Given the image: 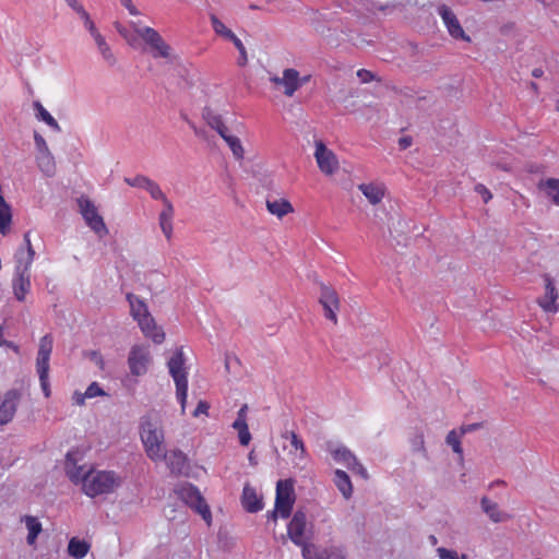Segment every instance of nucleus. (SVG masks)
<instances>
[{
  "label": "nucleus",
  "instance_id": "c03bdc74",
  "mask_svg": "<svg viewBox=\"0 0 559 559\" xmlns=\"http://www.w3.org/2000/svg\"><path fill=\"white\" fill-rule=\"evenodd\" d=\"M230 41H233V44L235 45V47L238 49V52H239V58L237 60V64L239 67H245L248 62V56H247V50H246L242 41L237 36H235V38H233Z\"/></svg>",
  "mask_w": 559,
  "mask_h": 559
},
{
  "label": "nucleus",
  "instance_id": "13d9d810",
  "mask_svg": "<svg viewBox=\"0 0 559 559\" xmlns=\"http://www.w3.org/2000/svg\"><path fill=\"white\" fill-rule=\"evenodd\" d=\"M357 76L364 83H368L374 79V74L368 70L360 69L357 72Z\"/></svg>",
  "mask_w": 559,
  "mask_h": 559
},
{
  "label": "nucleus",
  "instance_id": "ea45409f",
  "mask_svg": "<svg viewBox=\"0 0 559 559\" xmlns=\"http://www.w3.org/2000/svg\"><path fill=\"white\" fill-rule=\"evenodd\" d=\"M411 447L413 452H418L424 459H428V452L425 445V437L423 431L417 430L411 439Z\"/></svg>",
  "mask_w": 559,
  "mask_h": 559
},
{
  "label": "nucleus",
  "instance_id": "a18cd8bd",
  "mask_svg": "<svg viewBox=\"0 0 559 559\" xmlns=\"http://www.w3.org/2000/svg\"><path fill=\"white\" fill-rule=\"evenodd\" d=\"M106 395L108 394L99 386L97 382H92L85 391V396H87V399Z\"/></svg>",
  "mask_w": 559,
  "mask_h": 559
},
{
  "label": "nucleus",
  "instance_id": "09e8293b",
  "mask_svg": "<svg viewBox=\"0 0 559 559\" xmlns=\"http://www.w3.org/2000/svg\"><path fill=\"white\" fill-rule=\"evenodd\" d=\"M23 251L24 252V259H23V263H22V269L24 271H28L32 262H33V259H34V255H35V251L33 249V247H28L26 248V250H24L23 248L19 249L17 251Z\"/></svg>",
  "mask_w": 559,
  "mask_h": 559
},
{
  "label": "nucleus",
  "instance_id": "cd10ccee",
  "mask_svg": "<svg viewBox=\"0 0 559 559\" xmlns=\"http://www.w3.org/2000/svg\"><path fill=\"white\" fill-rule=\"evenodd\" d=\"M36 162L39 169L47 177H52L56 174L55 158L49 150L45 152H38L36 155Z\"/></svg>",
  "mask_w": 559,
  "mask_h": 559
},
{
  "label": "nucleus",
  "instance_id": "4c0bfd02",
  "mask_svg": "<svg viewBox=\"0 0 559 559\" xmlns=\"http://www.w3.org/2000/svg\"><path fill=\"white\" fill-rule=\"evenodd\" d=\"M11 207L4 199L0 200V234H5L7 228L11 224Z\"/></svg>",
  "mask_w": 559,
  "mask_h": 559
},
{
  "label": "nucleus",
  "instance_id": "5701e85b",
  "mask_svg": "<svg viewBox=\"0 0 559 559\" xmlns=\"http://www.w3.org/2000/svg\"><path fill=\"white\" fill-rule=\"evenodd\" d=\"M202 117L206 121L207 126L215 130L221 138L228 132V128L225 126L223 117L212 108L204 107L202 110Z\"/></svg>",
  "mask_w": 559,
  "mask_h": 559
},
{
  "label": "nucleus",
  "instance_id": "7c9ffc66",
  "mask_svg": "<svg viewBox=\"0 0 559 559\" xmlns=\"http://www.w3.org/2000/svg\"><path fill=\"white\" fill-rule=\"evenodd\" d=\"M538 188L545 191L556 205H559V179L548 178L547 180H540Z\"/></svg>",
  "mask_w": 559,
  "mask_h": 559
},
{
  "label": "nucleus",
  "instance_id": "4d7b16f0",
  "mask_svg": "<svg viewBox=\"0 0 559 559\" xmlns=\"http://www.w3.org/2000/svg\"><path fill=\"white\" fill-rule=\"evenodd\" d=\"M238 437L241 445H248L251 441V433L249 431V428L246 427L245 429L238 431Z\"/></svg>",
  "mask_w": 559,
  "mask_h": 559
},
{
  "label": "nucleus",
  "instance_id": "20e7f679",
  "mask_svg": "<svg viewBox=\"0 0 559 559\" xmlns=\"http://www.w3.org/2000/svg\"><path fill=\"white\" fill-rule=\"evenodd\" d=\"M135 33L143 39L145 45L148 47V51L154 59H165L167 62H173L176 59L173 48L163 39L160 34L150 27H139L135 22L131 23Z\"/></svg>",
  "mask_w": 559,
  "mask_h": 559
},
{
  "label": "nucleus",
  "instance_id": "9b49d317",
  "mask_svg": "<svg viewBox=\"0 0 559 559\" xmlns=\"http://www.w3.org/2000/svg\"><path fill=\"white\" fill-rule=\"evenodd\" d=\"M314 157L319 169L326 176L333 175L340 167L336 155L322 141L316 142Z\"/></svg>",
  "mask_w": 559,
  "mask_h": 559
},
{
  "label": "nucleus",
  "instance_id": "3c124183",
  "mask_svg": "<svg viewBox=\"0 0 559 559\" xmlns=\"http://www.w3.org/2000/svg\"><path fill=\"white\" fill-rule=\"evenodd\" d=\"M438 556L440 559H457L460 556L454 550H449L447 548L440 547L437 549Z\"/></svg>",
  "mask_w": 559,
  "mask_h": 559
},
{
  "label": "nucleus",
  "instance_id": "6ab92c4d",
  "mask_svg": "<svg viewBox=\"0 0 559 559\" xmlns=\"http://www.w3.org/2000/svg\"><path fill=\"white\" fill-rule=\"evenodd\" d=\"M302 555L306 559H345L343 550L337 547L316 549L314 546H305Z\"/></svg>",
  "mask_w": 559,
  "mask_h": 559
},
{
  "label": "nucleus",
  "instance_id": "423d86ee",
  "mask_svg": "<svg viewBox=\"0 0 559 559\" xmlns=\"http://www.w3.org/2000/svg\"><path fill=\"white\" fill-rule=\"evenodd\" d=\"M52 336L50 334L44 335L39 341V348L36 358V369L41 390L46 397H49L51 393L49 385V359L52 352Z\"/></svg>",
  "mask_w": 559,
  "mask_h": 559
},
{
  "label": "nucleus",
  "instance_id": "6e6d98bb",
  "mask_svg": "<svg viewBox=\"0 0 559 559\" xmlns=\"http://www.w3.org/2000/svg\"><path fill=\"white\" fill-rule=\"evenodd\" d=\"M210 408V405L205 401H200L195 407V409L192 413L193 417H199L200 415L204 414L207 415V411Z\"/></svg>",
  "mask_w": 559,
  "mask_h": 559
},
{
  "label": "nucleus",
  "instance_id": "58836bf2",
  "mask_svg": "<svg viewBox=\"0 0 559 559\" xmlns=\"http://www.w3.org/2000/svg\"><path fill=\"white\" fill-rule=\"evenodd\" d=\"M34 108L37 110V117L45 121L49 127L56 131H60V126L57 120L43 107L39 102L34 103Z\"/></svg>",
  "mask_w": 559,
  "mask_h": 559
},
{
  "label": "nucleus",
  "instance_id": "a19ab883",
  "mask_svg": "<svg viewBox=\"0 0 559 559\" xmlns=\"http://www.w3.org/2000/svg\"><path fill=\"white\" fill-rule=\"evenodd\" d=\"M445 443L450 445L454 453L459 455V461L463 463V449L461 445L460 437L457 436L455 430H451L445 437Z\"/></svg>",
  "mask_w": 559,
  "mask_h": 559
},
{
  "label": "nucleus",
  "instance_id": "864d4df0",
  "mask_svg": "<svg viewBox=\"0 0 559 559\" xmlns=\"http://www.w3.org/2000/svg\"><path fill=\"white\" fill-rule=\"evenodd\" d=\"M34 141H35L37 153L45 152V151L49 150L45 139L38 132L34 133Z\"/></svg>",
  "mask_w": 559,
  "mask_h": 559
},
{
  "label": "nucleus",
  "instance_id": "412c9836",
  "mask_svg": "<svg viewBox=\"0 0 559 559\" xmlns=\"http://www.w3.org/2000/svg\"><path fill=\"white\" fill-rule=\"evenodd\" d=\"M78 452H69L66 456L64 468L68 477L71 481L78 484L80 481L83 483V476L87 472H84L83 466L78 465Z\"/></svg>",
  "mask_w": 559,
  "mask_h": 559
},
{
  "label": "nucleus",
  "instance_id": "0e129e2a",
  "mask_svg": "<svg viewBox=\"0 0 559 559\" xmlns=\"http://www.w3.org/2000/svg\"><path fill=\"white\" fill-rule=\"evenodd\" d=\"M67 4L76 13L83 8L78 0H64Z\"/></svg>",
  "mask_w": 559,
  "mask_h": 559
},
{
  "label": "nucleus",
  "instance_id": "c9c22d12",
  "mask_svg": "<svg viewBox=\"0 0 559 559\" xmlns=\"http://www.w3.org/2000/svg\"><path fill=\"white\" fill-rule=\"evenodd\" d=\"M282 437L290 440L292 447L295 449L296 456L300 460L306 456V448L302 440L294 431H285Z\"/></svg>",
  "mask_w": 559,
  "mask_h": 559
},
{
  "label": "nucleus",
  "instance_id": "69168bd1",
  "mask_svg": "<svg viewBox=\"0 0 559 559\" xmlns=\"http://www.w3.org/2000/svg\"><path fill=\"white\" fill-rule=\"evenodd\" d=\"M124 8L129 11V13L131 15H139L140 14L139 10L135 8V5H133L132 1L127 3V5H124Z\"/></svg>",
  "mask_w": 559,
  "mask_h": 559
},
{
  "label": "nucleus",
  "instance_id": "f3484780",
  "mask_svg": "<svg viewBox=\"0 0 559 559\" xmlns=\"http://www.w3.org/2000/svg\"><path fill=\"white\" fill-rule=\"evenodd\" d=\"M543 277L545 282V295L538 298L537 302L546 312H557L558 307L556 300L558 299V292L550 275L544 274Z\"/></svg>",
  "mask_w": 559,
  "mask_h": 559
},
{
  "label": "nucleus",
  "instance_id": "ddd939ff",
  "mask_svg": "<svg viewBox=\"0 0 559 559\" xmlns=\"http://www.w3.org/2000/svg\"><path fill=\"white\" fill-rule=\"evenodd\" d=\"M151 355L147 347L142 345H134L128 357L130 371L133 376H141L147 371Z\"/></svg>",
  "mask_w": 559,
  "mask_h": 559
},
{
  "label": "nucleus",
  "instance_id": "8fccbe9b",
  "mask_svg": "<svg viewBox=\"0 0 559 559\" xmlns=\"http://www.w3.org/2000/svg\"><path fill=\"white\" fill-rule=\"evenodd\" d=\"M475 192L481 195L484 203H488L492 198L491 192L481 183L475 186Z\"/></svg>",
  "mask_w": 559,
  "mask_h": 559
},
{
  "label": "nucleus",
  "instance_id": "dca6fc26",
  "mask_svg": "<svg viewBox=\"0 0 559 559\" xmlns=\"http://www.w3.org/2000/svg\"><path fill=\"white\" fill-rule=\"evenodd\" d=\"M307 526V518L305 512L298 510L294 513L288 527V536L289 538L299 546H307L305 544L306 537H305V531Z\"/></svg>",
  "mask_w": 559,
  "mask_h": 559
},
{
  "label": "nucleus",
  "instance_id": "9d476101",
  "mask_svg": "<svg viewBox=\"0 0 559 559\" xmlns=\"http://www.w3.org/2000/svg\"><path fill=\"white\" fill-rule=\"evenodd\" d=\"M319 304L322 306L324 317L337 324V311L341 308V300L337 292L325 283H320Z\"/></svg>",
  "mask_w": 559,
  "mask_h": 559
},
{
  "label": "nucleus",
  "instance_id": "bb28decb",
  "mask_svg": "<svg viewBox=\"0 0 559 559\" xmlns=\"http://www.w3.org/2000/svg\"><path fill=\"white\" fill-rule=\"evenodd\" d=\"M266 209L271 214L277 216L278 218H282L285 215L294 212L293 205L286 199H267Z\"/></svg>",
  "mask_w": 559,
  "mask_h": 559
},
{
  "label": "nucleus",
  "instance_id": "49530a36",
  "mask_svg": "<svg viewBox=\"0 0 559 559\" xmlns=\"http://www.w3.org/2000/svg\"><path fill=\"white\" fill-rule=\"evenodd\" d=\"M78 14L81 16V19L83 20L84 22V25L86 26V28L90 31L91 35L93 36L95 33H98V31L96 29V26L94 24V22L91 20L90 17V14L86 12V10L84 8H82L80 10V12H78Z\"/></svg>",
  "mask_w": 559,
  "mask_h": 559
},
{
  "label": "nucleus",
  "instance_id": "f03ea898",
  "mask_svg": "<svg viewBox=\"0 0 559 559\" xmlns=\"http://www.w3.org/2000/svg\"><path fill=\"white\" fill-rule=\"evenodd\" d=\"M140 435L147 456L153 461H162V457L165 456L163 429L148 418H143L140 425Z\"/></svg>",
  "mask_w": 559,
  "mask_h": 559
},
{
  "label": "nucleus",
  "instance_id": "a211bd4d",
  "mask_svg": "<svg viewBox=\"0 0 559 559\" xmlns=\"http://www.w3.org/2000/svg\"><path fill=\"white\" fill-rule=\"evenodd\" d=\"M162 461H165L170 473L177 476L187 474L189 469L187 456L180 450L165 451V456L162 457Z\"/></svg>",
  "mask_w": 559,
  "mask_h": 559
},
{
  "label": "nucleus",
  "instance_id": "052dcab7",
  "mask_svg": "<svg viewBox=\"0 0 559 559\" xmlns=\"http://www.w3.org/2000/svg\"><path fill=\"white\" fill-rule=\"evenodd\" d=\"M413 143L412 136H403L399 140V146L401 150L408 148Z\"/></svg>",
  "mask_w": 559,
  "mask_h": 559
},
{
  "label": "nucleus",
  "instance_id": "0eeeda50",
  "mask_svg": "<svg viewBox=\"0 0 559 559\" xmlns=\"http://www.w3.org/2000/svg\"><path fill=\"white\" fill-rule=\"evenodd\" d=\"M294 483L292 479L278 480L276 484L275 509L269 515L276 521L277 514L282 518H289L295 503Z\"/></svg>",
  "mask_w": 559,
  "mask_h": 559
},
{
  "label": "nucleus",
  "instance_id": "72a5a7b5",
  "mask_svg": "<svg viewBox=\"0 0 559 559\" xmlns=\"http://www.w3.org/2000/svg\"><path fill=\"white\" fill-rule=\"evenodd\" d=\"M331 453L336 462L345 464L347 468H349L352 464L357 460L355 454L345 447H338L335 450H332Z\"/></svg>",
  "mask_w": 559,
  "mask_h": 559
},
{
  "label": "nucleus",
  "instance_id": "79ce46f5",
  "mask_svg": "<svg viewBox=\"0 0 559 559\" xmlns=\"http://www.w3.org/2000/svg\"><path fill=\"white\" fill-rule=\"evenodd\" d=\"M211 23L213 26V29L217 35H221L225 37L226 39L231 40L235 38L234 32H231L229 28H227L224 23L214 14L211 15Z\"/></svg>",
  "mask_w": 559,
  "mask_h": 559
},
{
  "label": "nucleus",
  "instance_id": "39448f33",
  "mask_svg": "<svg viewBox=\"0 0 559 559\" xmlns=\"http://www.w3.org/2000/svg\"><path fill=\"white\" fill-rule=\"evenodd\" d=\"M121 484L114 472H87L83 476V490L90 497L110 493Z\"/></svg>",
  "mask_w": 559,
  "mask_h": 559
},
{
  "label": "nucleus",
  "instance_id": "c756f323",
  "mask_svg": "<svg viewBox=\"0 0 559 559\" xmlns=\"http://www.w3.org/2000/svg\"><path fill=\"white\" fill-rule=\"evenodd\" d=\"M334 475V483L337 489L342 492L345 499H349L353 493V485L349 476L342 469H336Z\"/></svg>",
  "mask_w": 559,
  "mask_h": 559
},
{
  "label": "nucleus",
  "instance_id": "680f3d73",
  "mask_svg": "<svg viewBox=\"0 0 559 559\" xmlns=\"http://www.w3.org/2000/svg\"><path fill=\"white\" fill-rule=\"evenodd\" d=\"M246 427H248V424H247L246 419H243V418H236V420L233 424V428L236 429L237 431H240L241 429H245Z\"/></svg>",
  "mask_w": 559,
  "mask_h": 559
},
{
  "label": "nucleus",
  "instance_id": "e433bc0d",
  "mask_svg": "<svg viewBox=\"0 0 559 559\" xmlns=\"http://www.w3.org/2000/svg\"><path fill=\"white\" fill-rule=\"evenodd\" d=\"M362 5L367 12L372 14H374L377 11L388 14L393 12V10L395 9L394 4L380 3L376 0H364Z\"/></svg>",
  "mask_w": 559,
  "mask_h": 559
},
{
  "label": "nucleus",
  "instance_id": "b1692460",
  "mask_svg": "<svg viewBox=\"0 0 559 559\" xmlns=\"http://www.w3.org/2000/svg\"><path fill=\"white\" fill-rule=\"evenodd\" d=\"M174 205L171 202H166L163 211L159 213L158 223L164 236L169 240L173 236V217Z\"/></svg>",
  "mask_w": 559,
  "mask_h": 559
},
{
  "label": "nucleus",
  "instance_id": "2eb2a0df",
  "mask_svg": "<svg viewBox=\"0 0 559 559\" xmlns=\"http://www.w3.org/2000/svg\"><path fill=\"white\" fill-rule=\"evenodd\" d=\"M16 258V278L13 282V292L14 296L19 301H23L25 299L26 294L29 290L31 282L27 271L22 269V263L24 259V252L17 251L15 254Z\"/></svg>",
  "mask_w": 559,
  "mask_h": 559
},
{
  "label": "nucleus",
  "instance_id": "f257e3e1",
  "mask_svg": "<svg viewBox=\"0 0 559 559\" xmlns=\"http://www.w3.org/2000/svg\"><path fill=\"white\" fill-rule=\"evenodd\" d=\"M127 300L130 305V313L146 337L152 338L156 344H160L165 340V333L162 328L156 325V322L150 313L146 304L132 293L127 294Z\"/></svg>",
  "mask_w": 559,
  "mask_h": 559
},
{
  "label": "nucleus",
  "instance_id": "aec40b11",
  "mask_svg": "<svg viewBox=\"0 0 559 559\" xmlns=\"http://www.w3.org/2000/svg\"><path fill=\"white\" fill-rule=\"evenodd\" d=\"M480 507L483 512L493 522V523H501L511 518L510 514L501 511L499 509V506L491 501L488 497H483L480 499Z\"/></svg>",
  "mask_w": 559,
  "mask_h": 559
},
{
  "label": "nucleus",
  "instance_id": "37998d69",
  "mask_svg": "<svg viewBox=\"0 0 559 559\" xmlns=\"http://www.w3.org/2000/svg\"><path fill=\"white\" fill-rule=\"evenodd\" d=\"M145 190L148 191L153 199L160 200L164 205H166V202H170V200L165 195L159 186L153 180L148 181Z\"/></svg>",
  "mask_w": 559,
  "mask_h": 559
},
{
  "label": "nucleus",
  "instance_id": "5fc2aeb1",
  "mask_svg": "<svg viewBox=\"0 0 559 559\" xmlns=\"http://www.w3.org/2000/svg\"><path fill=\"white\" fill-rule=\"evenodd\" d=\"M484 427V423H474L468 425H462L460 427L461 436H464L465 433L476 431Z\"/></svg>",
  "mask_w": 559,
  "mask_h": 559
},
{
  "label": "nucleus",
  "instance_id": "473e14b6",
  "mask_svg": "<svg viewBox=\"0 0 559 559\" xmlns=\"http://www.w3.org/2000/svg\"><path fill=\"white\" fill-rule=\"evenodd\" d=\"M93 37H94V39L96 41V45H97V47L99 49V52L102 53V56L105 59V61L109 66H114L116 63V57L111 52L110 47L106 43L105 38L99 33H95L93 35Z\"/></svg>",
  "mask_w": 559,
  "mask_h": 559
},
{
  "label": "nucleus",
  "instance_id": "1a4fd4ad",
  "mask_svg": "<svg viewBox=\"0 0 559 559\" xmlns=\"http://www.w3.org/2000/svg\"><path fill=\"white\" fill-rule=\"evenodd\" d=\"M78 204L87 226L100 237L106 236L108 229L95 204L86 197L79 198Z\"/></svg>",
  "mask_w": 559,
  "mask_h": 559
},
{
  "label": "nucleus",
  "instance_id": "338daca9",
  "mask_svg": "<svg viewBox=\"0 0 559 559\" xmlns=\"http://www.w3.org/2000/svg\"><path fill=\"white\" fill-rule=\"evenodd\" d=\"M248 406L245 404L241 406V408L237 413V418H243L246 419V413H247Z\"/></svg>",
  "mask_w": 559,
  "mask_h": 559
},
{
  "label": "nucleus",
  "instance_id": "de8ad7c7",
  "mask_svg": "<svg viewBox=\"0 0 559 559\" xmlns=\"http://www.w3.org/2000/svg\"><path fill=\"white\" fill-rule=\"evenodd\" d=\"M151 179L145 177V176H142V175H138L135 176L133 179H130V178H126L124 181L131 186V187H138V188H142V189H145L148 181Z\"/></svg>",
  "mask_w": 559,
  "mask_h": 559
},
{
  "label": "nucleus",
  "instance_id": "774afa93",
  "mask_svg": "<svg viewBox=\"0 0 559 559\" xmlns=\"http://www.w3.org/2000/svg\"><path fill=\"white\" fill-rule=\"evenodd\" d=\"M126 40L129 45L133 46L136 43L138 38L129 33V39Z\"/></svg>",
  "mask_w": 559,
  "mask_h": 559
},
{
  "label": "nucleus",
  "instance_id": "4be33fe9",
  "mask_svg": "<svg viewBox=\"0 0 559 559\" xmlns=\"http://www.w3.org/2000/svg\"><path fill=\"white\" fill-rule=\"evenodd\" d=\"M241 502L246 511L254 513L263 508L262 499L258 497L255 489L246 485L242 490Z\"/></svg>",
  "mask_w": 559,
  "mask_h": 559
},
{
  "label": "nucleus",
  "instance_id": "e2e57ef3",
  "mask_svg": "<svg viewBox=\"0 0 559 559\" xmlns=\"http://www.w3.org/2000/svg\"><path fill=\"white\" fill-rule=\"evenodd\" d=\"M115 28L117 29V32L124 38V39H129V31L122 26L119 22H116L115 23Z\"/></svg>",
  "mask_w": 559,
  "mask_h": 559
},
{
  "label": "nucleus",
  "instance_id": "f8f14e48",
  "mask_svg": "<svg viewBox=\"0 0 559 559\" xmlns=\"http://www.w3.org/2000/svg\"><path fill=\"white\" fill-rule=\"evenodd\" d=\"M22 392L17 389L8 390L0 400V426L9 424L17 409Z\"/></svg>",
  "mask_w": 559,
  "mask_h": 559
},
{
  "label": "nucleus",
  "instance_id": "f704fd0d",
  "mask_svg": "<svg viewBox=\"0 0 559 559\" xmlns=\"http://www.w3.org/2000/svg\"><path fill=\"white\" fill-rule=\"evenodd\" d=\"M222 139L227 143L229 146L234 157L238 160L243 159L245 157V150L242 147V144L239 140V138L229 134L228 132L222 136Z\"/></svg>",
  "mask_w": 559,
  "mask_h": 559
},
{
  "label": "nucleus",
  "instance_id": "393cba45",
  "mask_svg": "<svg viewBox=\"0 0 559 559\" xmlns=\"http://www.w3.org/2000/svg\"><path fill=\"white\" fill-rule=\"evenodd\" d=\"M358 189L372 205L379 204L382 201L385 193V189L382 185L372 182L361 183L358 186Z\"/></svg>",
  "mask_w": 559,
  "mask_h": 559
},
{
  "label": "nucleus",
  "instance_id": "2f4dec72",
  "mask_svg": "<svg viewBox=\"0 0 559 559\" xmlns=\"http://www.w3.org/2000/svg\"><path fill=\"white\" fill-rule=\"evenodd\" d=\"M22 521L25 522V525L28 530V535L26 537V542L29 546L34 545L35 542H36V538L38 537V535L40 534L41 532V524L40 522L37 520V518L35 516H32V515H25Z\"/></svg>",
  "mask_w": 559,
  "mask_h": 559
},
{
  "label": "nucleus",
  "instance_id": "bf43d9fd",
  "mask_svg": "<svg viewBox=\"0 0 559 559\" xmlns=\"http://www.w3.org/2000/svg\"><path fill=\"white\" fill-rule=\"evenodd\" d=\"M86 399H87V396H85V392L82 393L80 391H75L72 395L73 403L79 406H83L85 404Z\"/></svg>",
  "mask_w": 559,
  "mask_h": 559
},
{
  "label": "nucleus",
  "instance_id": "6e6552de",
  "mask_svg": "<svg viewBox=\"0 0 559 559\" xmlns=\"http://www.w3.org/2000/svg\"><path fill=\"white\" fill-rule=\"evenodd\" d=\"M176 493L181 501L195 510L209 525L211 524L212 514L210 508L195 486L185 483L177 487Z\"/></svg>",
  "mask_w": 559,
  "mask_h": 559
},
{
  "label": "nucleus",
  "instance_id": "c85d7f7f",
  "mask_svg": "<svg viewBox=\"0 0 559 559\" xmlns=\"http://www.w3.org/2000/svg\"><path fill=\"white\" fill-rule=\"evenodd\" d=\"M90 548L91 545L86 540L72 537L68 544V554L74 559H82L87 555Z\"/></svg>",
  "mask_w": 559,
  "mask_h": 559
},
{
  "label": "nucleus",
  "instance_id": "603ef678",
  "mask_svg": "<svg viewBox=\"0 0 559 559\" xmlns=\"http://www.w3.org/2000/svg\"><path fill=\"white\" fill-rule=\"evenodd\" d=\"M349 469L353 473L360 475L364 479L368 478V473H367L366 468L362 466V464H360V462L358 460H356L355 463L352 464Z\"/></svg>",
  "mask_w": 559,
  "mask_h": 559
},
{
  "label": "nucleus",
  "instance_id": "a878e982",
  "mask_svg": "<svg viewBox=\"0 0 559 559\" xmlns=\"http://www.w3.org/2000/svg\"><path fill=\"white\" fill-rule=\"evenodd\" d=\"M284 94L288 97L300 87L299 72L295 69H285L282 76Z\"/></svg>",
  "mask_w": 559,
  "mask_h": 559
},
{
  "label": "nucleus",
  "instance_id": "4468645a",
  "mask_svg": "<svg viewBox=\"0 0 559 559\" xmlns=\"http://www.w3.org/2000/svg\"><path fill=\"white\" fill-rule=\"evenodd\" d=\"M438 13L440 14L444 25L447 26L449 34L453 38L462 39L467 43L471 41V37L464 32L456 15L449 7H447L445 4L440 5L438 8Z\"/></svg>",
  "mask_w": 559,
  "mask_h": 559
},
{
  "label": "nucleus",
  "instance_id": "7ed1b4c3",
  "mask_svg": "<svg viewBox=\"0 0 559 559\" xmlns=\"http://www.w3.org/2000/svg\"><path fill=\"white\" fill-rule=\"evenodd\" d=\"M186 357L182 347H177L168 360V370L176 384V396L181 406V414H185L188 395V373L185 368Z\"/></svg>",
  "mask_w": 559,
  "mask_h": 559
}]
</instances>
